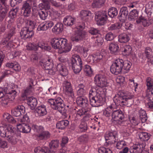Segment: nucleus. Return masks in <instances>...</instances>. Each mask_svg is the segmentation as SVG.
<instances>
[{"label": "nucleus", "instance_id": "1", "mask_svg": "<svg viewBox=\"0 0 153 153\" xmlns=\"http://www.w3.org/2000/svg\"><path fill=\"white\" fill-rule=\"evenodd\" d=\"M51 43L53 48L60 50L61 53L68 52L71 48V44L65 38H54L52 39Z\"/></svg>", "mask_w": 153, "mask_h": 153}, {"label": "nucleus", "instance_id": "2", "mask_svg": "<svg viewBox=\"0 0 153 153\" xmlns=\"http://www.w3.org/2000/svg\"><path fill=\"white\" fill-rule=\"evenodd\" d=\"M15 128L11 125H9L7 127H0V135L1 137H7V140L10 143L15 144L16 141V135L14 132Z\"/></svg>", "mask_w": 153, "mask_h": 153}, {"label": "nucleus", "instance_id": "3", "mask_svg": "<svg viewBox=\"0 0 153 153\" xmlns=\"http://www.w3.org/2000/svg\"><path fill=\"white\" fill-rule=\"evenodd\" d=\"M97 94L94 97L90 99V103L92 106L98 107L102 105L104 101V92L102 88H100L96 90Z\"/></svg>", "mask_w": 153, "mask_h": 153}, {"label": "nucleus", "instance_id": "4", "mask_svg": "<svg viewBox=\"0 0 153 153\" xmlns=\"http://www.w3.org/2000/svg\"><path fill=\"white\" fill-rule=\"evenodd\" d=\"M59 141L58 140H52L49 143V148L45 146L42 148L38 147L34 149L35 153L39 152V153H52L56 152V149L59 146Z\"/></svg>", "mask_w": 153, "mask_h": 153}, {"label": "nucleus", "instance_id": "5", "mask_svg": "<svg viewBox=\"0 0 153 153\" xmlns=\"http://www.w3.org/2000/svg\"><path fill=\"white\" fill-rule=\"evenodd\" d=\"M48 102L53 109L57 110L60 113L65 112L64 105L62 99L58 97L55 99H50L48 100Z\"/></svg>", "mask_w": 153, "mask_h": 153}, {"label": "nucleus", "instance_id": "6", "mask_svg": "<svg viewBox=\"0 0 153 153\" xmlns=\"http://www.w3.org/2000/svg\"><path fill=\"white\" fill-rule=\"evenodd\" d=\"M105 138L106 141L108 140H111V141L106 143V146L112 148L114 146L113 144L118 140L117 132L115 131H108L106 133Z\"/></svg>", "mask_w": 153, "mask_h": 153}, {"label": "nucleus", "instance_id": "7", "mask_svg": "<svg viewBox=\"0 0 153 153\" xmlns=\"http://www.w3.org/2000/svg\"><path fill=\"white\" fill-rule=\"evenodd\" d=\"M95 18L98 25H104L108 19L107 13L105 11H100L95 13Z\"/></svg>", "mask_w": 153, "mask_h": 153}, {"label": "nucleus", "instance_id": "8", "mask_svg": "<svg viewBox=\"0 0 153 153\" xmlns=\"http://www.w3.org/2000/svg\"><path fill=\"white\" fill-rule=\"evenodd\" d=\"M94 82L97 86L101 88L106 86L108 84L105 76L101 74L97 75L95 76L94 78Z\"/></svg>", "mask_w": 153, "mask_h": 153}, {"label": "nucleus", "instance_id": "9", "mask_svg": "<svg viewBox=\"0 0 153 153\" xmlns=\"http://www.w3.org/2000/svg\"><path fill=\"white\" fill-rule=\"evenodd\" d=\"M62 86L64 93L72 98H74V95L71 82L65 80L63 82Z\"/></svg>", "mask_w": 153, "mask_h": 153}, {"label": "nucleus", "instance_id": "10", "mask_svg": "<svg viewBox=\"0 0 153 153\" xmlns=\"http://www.w3.org/2000/svg\"><path fill=\"white\" fill-rule=\"evenodd\" d=\"M113 100L115 103L114 104L116 106L120 105L121 107H123L127 105V102H126L123 96L120 93L116 94L113 98Z\"/></svg>", "mask_w": 153, "mask_h": 153}, {"label": "nucleus", "instance_id": "11", "mask_svg": "<svg viewBox=\"0 0 153 153\" xmlns=\"http://www.w3.org/2000/svg\"><path fill=\"white\" fill-rule=\"evenodd\" d=\"M86 32L84 30H76L74 35L71 37L72 41L77 42L82 40L85 37Z\"/></svg>", "mask_w": 153, "mask_h": 153}, {"label": "nucleus", "instance_id": "12", "mask_svg": "<svg viewBox=\"0 0 153 153\" xmlns=\"http://www.w3.org/2000/svg\"><path fill=\"white\" fill-rule=\"evenodd\" d=\"M2 4L0 3V20L2 21L5 18L8 10V6L5 4V0H0Z\"/></svg>", "mask_w": 153, "mask_h": 153}, {"label": "nucleus", "instance_id": "13", "mask_svg": "<svg viewBox=\"0 0 153 153\" xmlns=\"http://www.w3.org/2000/svg\"><path fill=\"white\" fill-rule=\"evenodd\" d=\"M53 25L54 23L53 21L51 20L46 21L38 26L37 30L39 31L46 30L51 27Z\"/></svg>", "mask_w": 153, "mask_h": 153}, {"label": "nucleus", "instance_id": "14", "mask_svg": "<svg viewBox=\"0 0 153 153\" xmlns=\"http://www.w3.org/2000/svg\"><path fill=\"white\" fill-rule=\"evenodd\" d=\"M20 36L22 39L30 38L33 35V30H30L27 27H23L20 32Z\"/></svg>", "mask_w": 153, "mask_h": 153}, {"label": "nucleus", "instance_id": "15", "mask_svg": "<svg viewBox=\"0 0 153 153\" xmlns=\"http://www.w3.org/2000/svg\"><path fill=\"white\" fill-rule=\"evenodd\" d=\"M71 65L72 67H74L76 66H79L80 67H82L83 65L81 58L78 55H74L73 56L71 59Z\"/></svg>", "mask_w": 153, "mask_h": 153}, {"label": "nucleus", "instance_id": "16", "mask_svg": "<svg viewBox=\"0 0 153 153\" xmlns=\"http://www.w3.org/2000/svg\"><path fill=\"white\" fill-rule=\"evenodd\" d=\"M12 114L14 116L18 117L25 112V108L23 105H19L11 110Z\"/></svg>", "mask_w": 153, "mask_h": 153}, {"label": "nucleus", "instance_id": "17", "mask_svg": "<svg viewBox=\"0 0 153 153\" xmlns=\"http://www.w3.org/2000/svg\"><path fill=\"white\" fill-rule=\"evenodd\" d=\"M35 114L37 117H42L46 115L47 112L46 106L42 105L38 106L35 109Z\"/></svg>", "mask_w": 153, "mask_h": 153}, {"label": "nucleus", "instance_id": "18", "mask_svg": "<svg viewBox=\"0 0 153 153\" xmlns=\"http://www.w3.org/2000/svg\"><path fill=\"white\" fill-rule=\"evenodd\" d=\"M144 99L148 101H150L151 102H147L146 103V106L152 109H153V88H152L151 92L149 93H147Z\"/></svg>", "mask_w": 153, "mask_h": 153}, {"label": "nucleus", "instance_id": "19", "mask_svg": "<svg viewBox=\"0 0 153 153\" xmlns=\"http://www.w3.org/2000/svg\"><path fill=\"white\" fill-rule=\"evenodd\" d=\"M76 102L78 105L83 108H86L88 105V101L87 99L83 96L78 97Z\"/></svg>", "mask_w": 153, "mask_h": 153}, {"label": "nucleus", "instance_id": "20", "mask_svg": "<svg viewBox=\"0 0 153 153\" xmlns=\"http://www.w3.org/2000/svg\"><path fill=\"white\" fill-rule=\"evenodd\" d=\"M143 144H137L133 145L130 148L131 153H142L143 150Z\"/></svg>", "mask_w": 153, "mask_h": 153}, {"label": "nucleus", "instance_id": "21", "mask_svg": "<svg viewBox=\"0 0 153 153\" xmlns=\"http://www.w3.org/2000/svg\"><path fill=\"white\" fill-rule=\"evenodd\" d=\"M145 53L148 59L147 63L149 66H151L153 64V58L152 50L149 47H146L145 49Z\"/></svg>", "mask_w": 153, "mask_h": 153}, {"label": "nucleus", "instance_id": "22", "mask_svg": "<svg viewBox=\"0 0 153 153\" xmlns=\"http://www.w3.org/2000/svg\"><path fill=\"white\" fill-rule=\"evenodd\" d=\"M51 136L50 133L48 131L44 130L36 135V138L38 140H46Z\"/></svg>", "mask_w": 153, "mask_h": 153}, {"label": "nucleus", "instance_id": "23", "mask_svg": "<svg viewBox=\"0 0 153 153\" xmlns=\"http://www.w3.org/2000/svg\"><path fill=\"white\" fill-rule=\"evenodd\" d=\"M17 128L19 131L26 133H29L31 130V128L29 125L25 123L17 125Z\"/></svg>", "mask_w": 153, "mask_h": 153}, {"label": "nucleus", "instance_id": "24", "mask_svg": "<svg viewBox=\"0 0 153 153\" xmlns=\"http://www.w3.org/2000/svg\"><path fill=\"white\" fill-rule=\"evenodd\" d=\"M52 60L49 58H45L42 59L39 63V66L46 67L50 66L53 67V65L52 62Z\"/></svg>", "mask_w": 153, "mask_h": 153}, {"label": "nucleus", "instance_id": "25", "mask_svg": "<svg viewBox=\"0 0 153 153\" xmlns=\"http://www.w3.org/2000/svg\"><path fill=\"white\" fill-rule=\"evenodd\" d=\"M22 10L23 11L24 15L25 16H29L31 12L30 5L27 2L25 3L22 6Z\"/></svg>", "mask_w": 153, "mask_h": 153}, {"label": "nucleus", "instance_id": "26", "mask_svg": "<svg viewBox=\"0 0 153 153\" xmlns=\"http://www.w3.org/2000/svg\"><path fill=\"white\" fill-rule=\"evenodd\" d=\"M117 106L114 104H111L106 108L104 111L103 114L106 117H108L111 116L114 109Z\"/></svg>", "mask_w": 153, "mask_h": 153}, {"label": "nucleus", "instance_id": "27", "mask_svg": "<svg viewBox=\"0 0 153 153\" xmlns=\"http://www.w3.org/2000/svg\"><path fill=\"white\" fill-rule=\"evenodd\" d=\"M75 19L71 16H67L64 19L63 22L64 25L68 26H71L75 23Z\"/></svg>", "mask_w": 153, "mask_h": 153}, {"label": "nucleus", "instance_id": "28", "mask_svg": "<svg viewBox=\"0 0 153 153\" xmlns=\"http://www.w3.org/2000/svg\"><path fill=\"white\" fill-rule=\"evenodd\" d=\"M63 25L60 22H57L52 28V31L56 34L61 33L63 30Z\"/></svg>", "mask_w": 153, "mask_h": 153}, {"label": "nucleus", "instance_id": "29", "mask_svg": "<svg viewBox=\"0 0 153 153\" xmlns=\"http://www.w3.org/2000/svg\"><path fill=\"white\" fill-rule=\"evenodd\" d=\"M26 99H27V104L30 108L32 110L34 109L37 104L36 99L33 97H28Z\"/></svg>", "mask_w": 153, "mask_h": 153}, {"label": "nucleus", "instance_id": "30", "mask_svg": "<svg viewBox=\"0 0 153 153\" xmlns=\"http://www.w3.org/2000/svg\"><path fill=\"white\" fill-rule=\"evenodd\" d=\"M130 35L126 33L120 34L118 36V41L120 43H126L130 40Z\"/></svg>", "mask_w": 153, "mask_h": 153}, {"label": "nucleus", "instance_id": "31", "mask_svg": "<svg viewBox=\"0 0 153 153\" xmlns=\"http://www.w3.org/2000/svg\"><path fill=\"white\" fill-rule=\"evenodd\" d=\"M102 57L103 56L100 53H98L96 54L89 56L87 58V60L89 62L90 61V60H91H91L92 59L93 62H97L102 59Z\"/></svg>", "mask_w": 153, "mask_h": 153}, {"label": "nucleus", "instance_id": "32", "mask_svg": "<svg viewBox=\"0 0 153 153\" xmlns=\"http://www.w3.org/2000/svg\"><path fill=\"white\" fill-rule=\"evenodd\" d=\"M91 12L87 10H82L80 13L81 19L83 20L87 21L91 16Z\"/></svg>", "mask_w": 153, "mask_h": 153}, {"label": "nucleus", "instance_id": "33", "mask_svg": "<svg viewBox=\"0 0 153 153\" xmlns=\"http://www.w3.org/2000/svg\"><path fill=\"white\" fill-rule=\"evenodd\" d=\"M109 49L111 53L116 54L119 50V47L116 43L112 42L109 45Z\"/></svg>", "mask_w": 153, "mask_h": 153}, {"label": "nucleus", "instance_id": "34", "mask_svg": "<svg viewBox=\"0 0 153 153\" xmlns=\"http://www.w3.org/2000/svg\"><path fill=\"white\" fill-rule=\"evenodd\" d=\"M33 90L34 88L33 86L30 84L29 86L24 91L22 94V97H24L25 99L26 98L28 97H27V96L33 93Z\"/></svg>", "mask_w": 153, "mask_h": 153}, {"label": "nucleus", "instance_id": "35", "mask_svg": "<svg viewBox=\"0 0 153 153\" xmlns=\"http://www.w3.org/2000/svg\"><path fill=\"white\" fill-rule=\"evenodd\" d=\"M123 54L124 55L128 56L132 54V52L131 47L129 45H125L122 48Z\"/></svg>", "mask_w": 153, "mask_h": 153}, {"label": "nucleus", "instance_id": "36", "mask_svg": "<svg viewBox=\"0 0 153 153\" xmlns=\"http://www.w3.org/2000/svg\"><path fill=\"white\" fill-rule=\"evenodd\" d=\"M85 85L83 84H80L76 88L77 94L81 96L85 94V90L84 89Z\"/></svg>", "mask_w": 153, "mask_h": 153}, {"label": "nucleus", "instance_id": "37", "mask_svg": "<svg viewBox=\"0 0 153 153\" xmlns=\"http://www.w3.org/2000/svg\"><path fill=\"white\" fill-rule=\"evenodd\" d=\"M69 123V121L67 120H62L59 122L57 123L56 127L59 129H63L68 125Z\"/></svg>", "mask_w": 153, "mask_h": 153}, {"label": "nucleus", "instance_id": "38", "mask_svg": "<svg viewBox=\"0 0 153 153\" xmlns=\"http://www.w3.org/2000/svg\"><path fill=\"white\" fill-rule=\"evenodd\" d=\"M15 33L14 29H11L9 33L7 34L5 38L3 39L2 41V43L3 45L6 44L8 41L10 39Z\"/></svg>", "mask_w": 153, "mask_h": 153}, {"label": "nucleus", "instance_id": "39", "mask_svg": "<svg viewBox=\"0 0 153 153\" xmlns=\"http://www.w3.org/2000/svg\"><path fill=\"white\" fill-rule=\"evenodd\" d=\"M128 14L127 8L126 7H123L120 9L119 16L120 17L121 19H124L126 18Z\"/></svg>", "mask_w": 153, "mask_h": 153}, {"label": "nucleus", "instance_id": "40", "mask_svg": "<svg viewBox=\"0 0 153 153\" xmlns=\"http://www.w3.org/2000/svg\"><path fill=\"white\" fill-rule=\"evenodd\" d=\"M106 0H94L92 5L94 7L100 8L102 6Z\"/></svg>", "mask_w": 153, "mask_h": 153}, {"label": "nucleus", "instance_id": "41", "mask_svg": "<svg viewBox=\"0 0 153 153\" xmlns=\"http://www.w3.org/2000/svg\"><path fill=\"white\" fill-rule=\"evenodd\" d=\"M146 85L147 89L146 93H149L150 92H151V89L153 86V82L152 80V79L150 77H148L146 79Z\"/></svg>", "mask_w": 153, "mask_h": 153}, {"label": "nucleus", "instance_id": "42", "mask_svg": "<svg viewBox=\"0 0 153 153\" xmlns=\"http://www.w3.org/2000/svg\"><path fill=\"white\" fill-rule=\"evenodd\" d=\"M111 72L114 74L117 75L122 72L123 73H127V71H124L122 69V68H110V69Z\"/></svg>", "mask_w": 153, "mask_h": 153}, {"label": "nucleus", "instance_id": "43", "mask_svg": "<svg viewBox=\"0 0 153 153\" xmlns=\"http://www.w3.org/2000/svg\"><path fill=\"white\" fill-rule=\"evenodd\" d=\"M123 62L122 59H117L113 62L111 67H123Z\"/></svg>", "mask_w": 153, "mask_h": 153}, {"label": "nucleus", "instance_id": "44", "mask_svg": "<svg viewBox=\"0 0 153 153\" xmlns=\"http://www.w3.org/2000/svg\"><path fill=\"white\" fill-rule=\"evenodd\" d=\"M3 117L5 121L9 123H15L16 122L13 117L8 113L4 114L3 115Z\"/></svg>", "mask_w": 153, "mask_h": 153}, {"label": "nucleus", "instance_id": "45", "mask_svg": "<svg viewBox=\"0 0 153 153\" xmlns=\"http://www.w3.org/2000/svg\"><path fill=\"white\" fill-rule=\"evenodd\" d=\"M118 14V11L117 9L115 7L110 8L108 10V15L111 18L116 16Z\"/></svg>", "mask_w": 153, "mask_h": 153}, {"label": "nucleus", "instance_id": "46", "mask_svg": "<svg viewBox=\"0 0 153 153\" xmlns=\"http://www.w3.org/2000/svg\"><path fill=\"white\" fill-rule=\"evenodd\" d=\"M5 98H8L10 101H12L15 98L16 95V92L15 91L11 92L10 93L4 94Z\"/></svg>", "mask_w": 153, "mask_h": 153}, {"label": "nucleus", "instance_id": "47", "mask_svg": "<svg viewBox=\"0 0 153 153\" xmlns=\"http://www.w3.org/2000/svg\"><path fill=\"white\" fill-rule=\"evenodd\" d=\"M26 48L29 50L36 51L38 50V44L34 43H29L26 46Z\"/></svg>", "mask_w": 153, "mask_h": 153}, {"label": "nucleus", "instance_id": "48", "mask_svg": "<svg viewBox=\"0 0 153 153\" xmlns=\"http://www.w3.org/2000/svg\"><path fill=\"white\" fill-rule=\"evenodd\" d=\"M123 97L126 101V102H127V105L129 103V101L133 98L134 95L131 93L128 92L126 93Z\"/></svg>", "mask_w": 153, "mask_h": 153}, {"label": "nucleus", "instance_id": "49", "mask_svg": "<svg viewBox=\"0 0 153 153\" xmlns=\"http://www.w3.org/2000/svg\"><path fill=\"white\" fill-rule=\"evenodd\" d=\"M26 24L27 26L26 27H27L29 30H32L35 28L36 23L33 21L27 20Z\"/></svg>", "mask_w": 153, "mask_h": 153}, {"label": "nucleus", "instance_id": "50", "mask_svg": "<svg viewBox=\"0 0 153 153\" xmlns=\"http://www.w3.org/2000/svg\"><path fill=\"white\" fill-rule=\"evenodd\" d=\"M32 129L34 131L38 133V134L41 133L44 130V128L42 126H38L36 125L33 124L32 126Z\"/></svg>", "mask_w": 153, "mask_h": 153}, {"label": "nucleus", "instance_id": "51", "mask_svg": "<svg viewBox=\"0 0 153 153\" xmlns=\"http://www.w3.org/2000/svg\"><path fill=\"white\" fill-rule=\"evenodd\" d=\"M38 15L42 20H45L48 16V13L46 10H41L39 12Z\"/></svg>", "mask_w": 153, "mask_h": 153}, {"label": "nucleus", "instance_id": "52", "mask_svg": "<svg viewBox=\"0 0 153 153\" xmlns=\"http://www.w3.org/2000/svg\"><path fill=\"white\" fill-rule=\"evenodd\" d=\"M89 110H87L86 108H83L80 109L78 110L76 112V114L81 116L84 114H88Z\"/></svg>", "mask_w": 153, "mask_h": 153}, {"label": "nucleus", "instance_id": "53", "mask_svg": "<svg viewBox=\"0 0 153 153\" xmlns=\"http://www.w3.org/2000/svg\"><path fill=\"white\" fill-rule=\"evenodd\" d=\"M2 88L3 90V92H4L5 93V94L10 93L11 92H12L15 91L13 88V86L10 85H7V87H5L4 89Z\"/></svg>", "mask_w": 153, "mask_h": 153}, {"label": "nucleus", "instance_id": "54", "mask_svg": "<svg viewBox=\"0 0 153 153\" xmlns=\"http://www.w3.org/2000/svg\"><path fill=\"white\" fill-rule=\"evenodd\" d=\"M120 27V25L118 23H115L110 25L108 27L109 30H113L119 29Z\"/></svg>", "mask_w": 153, "mask_h": 153}, {"label": "nucleus", "instance_id": "55", "mask_svg": "<svg viewBox=\"0 0 153 153\" xmlns=\"http://www.w3.org/2000/svg\"><path fill=\"white\" fill-rule=\"evenodd\" d=\"M79 128L82 132H85L87 129V126L85 122H82L79 126Z\"/></svg>", "mask_w": 153, "mask_h": 153}, {"label": "nucleus", "instance_id": "56", "mask_svg": "<svg viewBox=\"0 0 153 153\" xmlns=\"http://www.w3.org/2000/svg\"><path fill=\"white\" fill-rule=\"evenodd\" d=\"M18 11V10L17 8L13 9L11 10L9 13V15L10 18L14 19L15 18Z\"/></svg>", "mask_w": 153, "mask_h": 153}, {"label": "nucleus", "instance_id": "57", "mask_svg": "<svg viewBox=\"0 0 153 153\" xmlns=\"http://www.w3.org/2000/svg\"><path fill=\"white\" fill-rule=\"evenodd\" d=\"M43 4H40L39 5V6L43 5V7L45 9V10H49L51 8V6L48 3V1H47L45 0H43Z\"/></svg>", "mask_w": 153, "mask_h": 153}, {"label": "nucleus", "instance_id": "58", "mask_svg": "<svg viewBox=\"0 0 153 153\" xmlns=\"http://www.w3.org/2000/svg\"><path fill=\"white\" fill-rule=\"evenodd\" d=\"M138 15V12L137 10L134 9L131 10L130 13V16L131 19H134L137 18Z\"/></svg>", "mask_w": 153, "mask_h": 153}, {"label": "nucleus", "instance_id": "59", "mask_svg": "<svg viewBox=\"0 0 153 153\" xmlns=\"http://www.w3.org/2000/svg\"><path fill=\"white\" fill-rule=\"evenodd\" d=\"M126 145L125 142L123 140H121L117 142L116 147L117 149H120Z\"/></svg>", "mask_w": 153, "mask_h": 153}, {"label": "nucleus", "instance_id": "60", "mask_svg": "<svg viewBox=\"0 0 153 153\" xmlns=\"http://www.w3.org/2000/svg\"><path fill=\"white\" fill-rule=\"evenodd\" d=\"M99 153H112V151L109 148H101L98 150Z\"/></svg>", "mask_w": 153, "mask_h": 153}, {"label": "nucleus", "instance_id": "61", "mask_svg": "<svg viewBox=\"0 0 153 153\" xmlns=\"http://www.w3.org/2000/svg\"><path fill=\"white\" fill-rule=\"evenodd\" d=\"M46 70V72L50 74H54L57 69V68H51L50 69H45Z\"/></svg>", "mask_w": 153, "mask_h": 153}, {"label": "nucleus", "instance_id": "62", "mask_svg": "<svg viewBox=\"0 0 153 153\" xmlns=\"http://www.w3.org/2000/svg\"><path fill=\"white\" fill-rule=\"evenodd\" d=\"M88 140V136L86 134H84L79 137L78 138V140L81 143H84L87 142Z\"/></svg>", "mask_w": 153, "mask_h": 153}, {"label": "nucleus", "instance_id": "63", "mask_svg": "<svg viewBox=\"0 0 153 153\" xmlns=\"http://www.w3.org/2000/svg\"><path fill=\"white\" fill-rule=\"evenodd\" d=\"M59 70V73L62 76H65L68 74V71L66 68H60Z\"/></svg>", "mask_w": 153, "mask_h": 153}, {"label": "nucleus", "instance_id": "64", "mask_svg": "<svg viewBox=\"0 0 153 153\" xmlns=\"http://www.w3.org/2000/svg\"><path fill=\"white\" fill-rule=\"evenodd\" d=\"M84 70L87 76H91L93 74V71L91 68H84Z\"/></svg>", "mask_w": 153, "mask_h": 153}]
</instances>
